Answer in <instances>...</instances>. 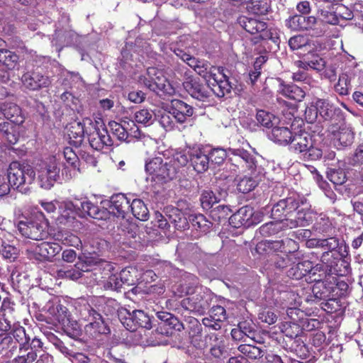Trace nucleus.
<instances>
[{
	"label": "nucleus",
	"instance_id": "obj_54",
	"mask_svg": "<svg viewBox=\"0 0 363 363\" xmlns=\"http://www.w3.org/2000/svg\"><path fill=\"white\" fill-rule=\"evenodd\" d=\"M0 247V255L4 259H8L9 262H13L18 257V250L13 245L7 244L5 241Z\"/></svg>",
	"mask_w": 363,
	"mask_h": 363
},
{
	"label": "nucleus",
	"instance_id": "obj_35",
	"mask_svg": "<svg viewBox=\"0 0 363 363\" xmlns=\"http://www.w3.org/2000/svg\"><path fill=\"white\" fill-rule=\"evenodd\" d=\"M289 45L292 50H302L303 52H311L314 44L311 43L307 38L303 35H295L289 40Z\"/></svg>",
	"mask_w": 363,
	"mask_h": 363
},
{
	"label": "nucleus",
	"instance_id": "obj_41",
	"mask_svg": "<svg viewBox=\"0 0 363 363\" xmlns=\"http://www.w3.org/2000/svg\"><path fill=\"white\" fill-rule=\"evenodd\" d=\"M236 181L238 190L243 194L251 191L257 185V180L252 175L240 177Z\"/></svg>",
	"mask_w": 363,
	"mask_h": 363
},
{
	"label": "nucleus",
	"instance_id": "obj_49",
	"mask_svg": "<svg viewBox=\"0 0 363 363\" xmlns=\"http://www.w3.org/2000/svg\"><path fill=\"white\" fill-rule=\"evenodd\" d=\"M347 254H345L344 252L326 251L323 252L321 256V262L326 267L332 268L337 264V261L340 257H344L347 256Z\"/></svg>",
	"mask_w": 363,
	"mask_h": 363
},
{
	"label": "nucleus",
	"instance_id": "obj_42",
	"mask_svg": "<svg viewBox=\"0 0 363 363\" xmlns=\"http://www.w3.org/2000/svg\"><path fill=\"white\" fill-rule=\"evenodd\" d=\"M177 175L176 169L173 167L170 162H162L160 169L157 170V175L156 179L159 181L167 182L173 179Z\"/></svg>",
	"mask_w": 363,
	"mask_h": 363
},
{
	"label": "nucleus",
	"instance_id": "obj_52",
	"mask_svg": "<svg viewBox=\"0 0 363 363\" xmlns=\"http://www.w3.org/2000/svg\"><path fill=\"white\" fill-rule=\"evenodd\" d=\"M201 203L202 208L206 210L211 208L215 203L220 201V199L212 191H203L201 196Z\"/></svg>",
	"mask_w": 363,
	"mask_h": 363
},
{
	"label": "nucleus",
	"instance_id": "obj_46",
	"mask_svg": "<svg viewBox=\"0 0 363 363\" xmlns=\"http://www.w3.org/2000/svg\"><path fill=\"white\" fill-rule=\"evenodd\" d=\"M238 350L240 353L252 359H259L264 354V350L261 347L252 344L241 345L238 347Z\"/></svg>",
	"mask_w": 363,
	"mask_h": 363
},
{
	"label": "nucleus",
	"instance_id": "obj_21",
	"mask_svg": "<svg viewBox=\"0 0 363 363\" xmlns=\"http://www.w3.org/2000/svg\"><path fill=\"white\" fill-rule=\"evenodd\" d=\"M93 125L94 121L89 118H84L82 123L74 121L67 127V135L75 145H79L82 142L85 133L88 135Z\"/></svg>",
	"mask_w": 363,
	"mask_h": 363
},
{
	"label": "nucleus",
	"instance_id": "obj_19",
	"mask_svg": "<svg viewBox=\"0 0 363 363\" xmlns=\"http://www.w3.org/2000/svg\"><path fill=\"white\" fill-rule=\"evenodd\" d=\"M298 207L296 196H292L279 201L272 208V218L274 220H281L289 217Z\"/></svg>",
	"mask_w": 363,
	"mask_h": 363
},
{
	"label": "nucleus",
	"instance_id": "obj_4",
	"mask_svg": "<svg viewBox=\"0 0 363 363\" xmlns=\"http://www.w3.org/2000/svg\"><path fill=\"white\" fill-rule=\"evenodd\" d=\"M130 203L123 194H116L111 197L108 207V212L118 219H121L120 228L128 238H135L138 226L130 222L127 218L130 213Z\"/></svg>",
	"mask_w": 363,
	"mask_h": 363
},
{
	"label": "nucleus",
	"instance_id": "obj_16",
	"mask_svg": "<svg viewBox=\"0 0 363 363\" xmlns=\"http://www.w3.org/2000/svg\"><path fill=\"white\" fill-rule=\"evenodd\" d=\"M331 134V140L337 148L347 147L352 144L354 133L350 125L341 124L340 126H332L329 130Z\"/></svg>",
	"mask_w": 363,
	"mask_h": 363
},
{
	"label": "nucleus",
	"instance_id": "obj_59",
	"mask_svg": "<svg viewBox=\"0 0 363 363\" xmlns=\"http://www.w3.org/2000/svg\"><path fill=\"white\" fill-rule=\"evenodd\" d=\"M162 162L161 157H155L149 160L145 164V171L152 176L153 179H156L157 170L160 169Z\"/></svg>",
	"mask_w": 363,
	"mask_h": 363
},
{
	"label": "nucleus",
	"instance_id": "obj_8",
	"mask_svg": "<svg viewBox=\"0 0 363 363\" xmlns=\"http://www.w3.org/2000/svg\"><path fill=\"white\" fill-rule=\"evenodd\" d=\"M139 81L157 94L172 96L176 92L175 88L167 80L163 71L155 67L147 68L146 75L140 77Z\"/></svg>",
	"mask_w": 363,
	"mask_h": 363
},
{
	"label": "nucleus",
	"instance_id": "obj_10",
	"mask_svg": "<svg viewBox=\"0 0 363 363\" xmlns=\"http://www.w3.org/2000/svg\"><path fill=\"white\" fill-rule=\"evenodd\" d=\"M238 21L247 32L252 35L258 34L262 40H270L275 44L279 43V30L277 28H268L264 21L245 16H240Z\"/></svg>",
	"mask_w": 363,
	"mask_h": 363
},
{
	"label": "nucleus",
	"instance_id": "obj_29",
	"mask_svg": "<svg viewBox=\"0 0 363 363\" xmlns=\"http://www.w3.org/2000/svg\"><path fill=\"white\" fill-rule=\"evenodd\" d=\"M190 155L191 164L197 172L201 173L208 169L209 158L204 151L201 149H195L191 151Z\"/></svg>",
	"mask_w": 363,
	"mask_h": 363
},
{
	"label": "nucleus",
	"instance_id": "obj_47",
	"mask_svg": "<svg viewBox=\"0 0 363 363\" xmlns=\"http://www.w3.org/2000/svg\"><path fill=\"white\" fill-rule=\"evenodd\" d=\"M129 315V319L132 320L135 325L146 329L151 328L150 318L143 311H133V313Z\"/></svg>",
	"mask_w": 363,
	"mask_h": 363
},
{
	"label": "nucleus",
	"instance_id": "obj_55",
	"mask_svg": "<svg viewBox=\"0 0 363 363\" xmlns=\"http://www.w3.org/2000/svg\"><path fill=\"white\" fill-rule=\"evenodd\" d=\"M176 122L170 108L169 111H163L159 116V123L166 130L174 129Z\"/></svg>",
	"mask_w": 363,
	"mask_h": 363
},
{
	"label": "nucleus",
	"instance_id": "obj_24",
	"mask_svg": "<svg viewBox=\"0 0 363 363\" xmlns=\"http://www.w3.org/2000/svg\"><path fill=\"white\" fill-rule=\"evenodd\" d=\"M169 108L174 119L179 123H185L194 113L191 106L179 99L172 100Z\"/></svg>",
	"mask_w": 363,
	"mask_h": 363
},
{
	"label": "nucleus",
	"instance_id": "obj_51",
	"mask_svg": "<svg viewBox=\"0 0 363 363\" xmlns=\"http://www.w3.org/2000/svg\"><path fill=\"white\" fill-rule=\"evenodd\" d=\"M327 177L335 185H342L347 180L346 173L342 169L329 168Z\"/></svg>",
	"mask_w": 363,
	"mask_h": 363
},
{
	"label": "nucleus",
	"instance_id": "obj_34",
	"mask_svg": "<svg viewBox=\"0 0 363 363\" xmlns=\"http://www.w3.org/2000/svg\"><path fill=\"white\" fill-rule=\"evenodd\" d=\"M279 92L284 96L296 100L301 101L305 96L304 91L295 84H281Z\"/></svg>",
	"mask_w": 363,
	"mask_h": 363
},
{
	"label": "nucleus",
	"instance_id": "obj_25",
	"mask_svg": "<svg viewBox=\"0 0 363 363\" xmlns=\"http://www.w3.org/2000/svg\"><path fill=\"white\" fill-rule=\"evenodd\" d=\"M315 109L311 108L306 110V113H311V116H309V120L313 122L318 115L319 114L325 120L330 118L334 113V107L330 104L328 100L317 99L314 102Z\"/></svg>",
	"mask_w": 363,
	"mask_h": 363
},
{
	"label": "nucleus",
	"instance_id": "obj_23",
	"mask_svg": "<svg viewBox=\"0 0 363 363\" xmlns=\"http://www.w3.org/2000/svg\"><path fill=\"white\" fill-rule=\"evenodd\" d=\"M313 137L306 132L300 131L298 133H292V138L290 139L289 146L291 150L296 153L303 154L312 145Z\"/></svg>",
	"mask_w": 363,
	"mask_h": 363
},
{
	"label": "nucleus",
	"instance_id": "obj_14",
	"mask_svg": "<svg viewBox=\"0 0 363 363\" xmlns=\"http://www.w3.org/2000/svg\"><path fill=\"white\" fill-rule=\"evenodd\" d=\"M61 250V246L57 242H33L29 245L26 249V255L30 259H33L39 261L49 260Z\"/></svg>",
	"mask_w": 363,
	"mask_h": 363
},
{
	"label": "nucleus",
	"instance_id": "obj_60",
	"mask_svg": "<svg viewBox=\"0 0 363 363\" xmlns=\"http://www.w3.org/2000/svg\"><path fill=\"white\" fill-rule=\"evenodd\" d=\"M321 20L327 23L335 25L339 23L336 11L320 9Z\"/></svg>",
	"mask_w": 363,
	"mask_h": 363
},
{
	"label": "nucleus",
	"instance_id": "obj_17",
	"mask_svg": "<svg viewBox=\"0 0 363 363\" xmlns=\"http://www.w3.org/2000/svg\"><path fill=\"white\" fill-rule=\"evenodd\" d=\"M21 82L26 89L35 91L48 87L51 84V79L38 70H33L27 71L22 75Z\"/></svg>",
	"mask_w": 363,
	"mask_h": 363
},
{
	"label": "nucleus",
	"instance_id": "obj_9",
	"mask_svg": "<svg viewBox=\"0 0 363 363\" xmlns=\"http://www.w3.org/2000/svg\"><path fill=\"white\" fill-rule=\"evenodd\" d=\"M34 171L40 186L45 189H50L60 178V164L54 157L38 163Z\"/></svg>",
	"mask_w": 363,
	"mask_h": 363
},
{
	"label": "nucleus",
	"instance_id": "obj_6",
	"mask_svg": "<svg viewBox=\"0 0 363 363\" xmlns=\"http://www.w3.org/2000/svg\"><path fill=\"white\" fill-rule=\"evenodd\" d=\"M75 267L77 270H68L58 272V276L65 277L72 280H77L82 277V272H88L93 270L107 269L111 271L113 269V265L106 261L99 259L96 256L91 254H82L79 256V261L76 263Z\"/></svg>",
	"mask_w": 363,
	"mask_h": 363
},
{
	"label": "nucleus",
	"instance_id": "obj_11",
	"mask_svg": "<svg viewBox=\"0 0 363 363\" xmlns=\"http://www.w3.org/2000/svg\"><path fill=\"white\" fill-rule=\"evenodd\" d=\"M18 229L21 234L32 240H40L48 235V221L40 213L38 216L29 221H20Z\"/></svg>",
	"mask_w": 363,
	"mask_h": 363
},
{
	"label": "nucleus",
	"instance_id": "obj_61",
	"mask_svg": "<svg viewBox=\"0 0 363 363\" xmlns=\"http://www.w3.org/2000/svg\"><path fill=\"white\" fill-rule=\"evenodd\" d=\"M259 319L269 325L274 324L277 320V315L269 308H264L259 313Z\"/></svg>",
	"mask_w": 363,
	"mask_h": 363
},
{
	"label": "nucleus",
	"instance_id": "obj_64",
	"mask_svg": "<svg viewBox=\"0 0 363 363\" xmlns=\"http://www.w3.org/2000/svg\"><path fill=\"white\" fill-rule=\"evenodd\" d=\"M267 362L268 363H303L300 361L296 359H291L290 357L286 355H284L281 357L277 354H269L267 357Z\"/></svg>",
	"mask_w": 363,
	"mask_h": 363
},
{
	"label": "nucleus",
	"instance_id": "obj_26",
	"mask_svg": "<svg viewBox=\"0 0 363 363\" xmlns=\"http://www.w3.org/2000/svg\"><path fill=\"white\" fill-rule=\"evenodd\" d=\"M314 16L294 15L286 21V26L294 30H304L313 28L316 23Z\"/></svg>",
	"mask_w": 363,
	"mask_h": 363
},
{
	"label": "nucleus",
	"instance_id": "obj_50",
	"mask_svg": "<svg viewBox=\"0 0 363 363\" xmlns=\"http://www.w3.org/2000/svg\"><path fill=\"white\" fill-rule=\"evenodd\" d=\"M119 275L123 284H126L128 286L134 285L138 280V271L133 267H128L122 269Z\"/></svg>",
	"mask_w": 363,
	"mask_h": 363
},
{
	"label": "nucleus",
	"instance_id": "obj_36",
	"mask_svg": "<svg viewBox=\"0 0 363 363\" xmlns=\"http://www.w3.org/2000/svg\"><path fill=\"white\" fill-rule=\"evenodd\" d=\"M256 118L257 122L267 128H272L279 123V118L274 114L264 110L257 112Z\"/></svg>",
	"mask_w": 363,
	"mask_h": 363
},
{
	"label": "nucleus",
	"instance_id": "obj_3",
	"mask_svg": "<svg viewBox=\"0 0 363 363\" xmlns=\"http://www.w3.org/2000/svg\"><path fill=\"white\" fill-rule=\"evenodd\" d=\"M209 162L216 164H221L228 157L232 164L238 167L240 165L245 166L252 174L256 169V160L254 155L244 149L229 148L228 150L223 148H213L207 154Z\"/></svg>",
	"mask_w": 363,
	"mask_h": 363
},
{
	"label": "nucleus",
	"instance_id": "obj_12",
	"mask_svg": "<svg viewBox=\"0 0 363 363\" xmlns=\"http://www.w3.org/2000/svg\"><path fill=\"white\" fill-rule=\"evenodd\" d=\"M81 315L88 322L84 325V330L89 337L95 338L100 334L106 335L110 333V328L101 315L89 306L81 312Z\"/></svg>",
	"mask_w": 363,
	"mask_h": 363
},
{
	"label": "nucleus",
	"instance_id": "obj_5",
	"mask_svg": "<svg viewBox=\"0 0 363 363\" xmlns=\"http://www.w3.org/2000/svg\"><path fill=\"white\" fill-rule=\"evenodd\" d=\"M176 293L180 296L189 295L182 301V305L186 310L196 314L203 315L208 308V303L205 297L206 293L201 287L181 284Z\"/></svg>",
	"mask_w": 363,
	"mask_h": 363
},
{
	"label": "nucleus",
	"instance_id": "obj_53",
	"mask_svg": "<svg viewBox=\"0 0 363 363\" xmlns=\"http://www.w3.org/2000/svg\"><path fill=\"white\" fill-rule=\"evenodd\" d=\"M231 213V209L228 206L219 205L211 210L210 216L214 221L220 222L228 218Z\"/></svg>",
	"mask_w": 363,
	"mask_h": 363
},
{
	"label": "nucleus",
	"instance_id": "obj_40",
	"mask_svg": "<svg viewBox=\"0 0 363 363\" xmlns=\"http://www.w3.org/2000/svg\"><path fill=\"white\" fill-rule=\"evenodd\" d=\"M320 248L328 250V251H337L336 249L338 248V251L347 254L348 247L343 243V241L340 242L337 238L332 237L327 239H321Z\"/></svg>",
	"mask_w": 363,
	"mask_h": 363
},
{
	"label": "nucleus",
	"instance_id": "obj_2",
	"mask_svg": "<svg viewBox=\"0 0 363 363\" xmlns=\"http://www.w3.org/2000/svg\"><path fill=\"white\" fill-rule=\"evenodd\" d=\"M58 210L57 224L67 227L76 226L77 216L84 218L89 216L96 219L105 218V212L86 199L62 201L58 205Z\"/></svg>",
	"mask_w": 363,
	"mask_h": 363
},
{
	"label": "nucleus",
	"instance_id": "obj_43",
	"mask_svg": "<svg viewBox=\"0 0 363 363\" xmlns=\"http://www.w3.org/2000/svg\"><path fill=\"white\" fill-rule=\"evenodd\" d=\"M269 9V0H252L247 6L248 11L257 15H265Z\"/></svg>",
	"mask_w": 363,
	"mask_h": 363
},
{
	"label": "nucleus",
	"instance_id": "obj_58",
	"mask_svg": "<svg viewBox=\"0 0 363 363\" xmlns=\"http://www.w3.org/2000/svg\"><path fill=\"white\" fill-rule=\"evenodd\" d=\"M213 341L214 344L210 350L211 355L216 358L224 356L227 353L224 341L222 339L219 340L216 336L214 337Z\"/></svg>",
	"mask_w": 363,
	"mask_h": 363
},
{
	"label": "nucleus",
	"instance_id": "obj_32",
	"mask_svg": "<svg viewBox=\"0 0 363 363\" xmlns=\"http://www.w3.org/2000/svg\"><path fill=\"white\" fill-rule=\"evenodd\" d=\"M164 213L169 222L173 223L177 229L185 228L188 225L187 219L177 208L168 206Z\"/></svg>",
	"mask_w": 363,
	"mask_h": 363
},
{
	"label": "nucleus",
	"instance_id": "obj_62",
	"mask_svg": "<svg viewBox=\"0 0 363 363\" xmlns=\"http://www.w3.org/2000/svg\"><path fill=\"white\" fill-rule=\"evenodd\" d=\"M63 154L67 162L71 165L74 171H76L79 160L75 152L71 147H67L65 148Z\"/></svg>",
	"mask_w": 363,
	"mask_h": 363
},
{
	"label": "nucleus",
	"instance_id": "obj_56",
	"mask_svg": "<svg viewBox=\"0 0 363 363\" xmlns=\"http://www.w3.org/2000/svg\"><path fill=\"white\" fill-rule=\"evenodd\" d=\"M13 337L20 344V350H28L30 338L27 337L25 329L23 327L17 328L13 331Z\"/></svg>",
	"mask_w": 363,
	"mask_h": 363
},
{
	"label": "nucleus",
	"instance_id": "obj_27",
	"mask_svg": "<svg viewBox=\"0 0 363 363\" xmlns=\"http://www.w3.org/2000/svg\"><path fill=\"white\" fill-rule=\"evenodd\" d=\"M227 318L226 311L223 306H213L210 312L209 317L203 318L202 323L206 327L213 330H219L221 328L220 323Z\"/></svg>",
	"mask_w": 363,
	"mask_h": 363
},
{
	"label": "nucleus",
	"instance_id": "obj_31",
	"mask_svg": "<svg viewBox=\"0 0 363 363\" xmlns=\"http://www.w3.org/2000/svg\"><path fill=\"white\" fill-rule=\"evenodd\" d=\"M269 138L279 145H289L290 139L292 138V133L286 127L274 126L269 133Z\"/></svg>",
	"mask_w": 363,
	"mask_h": 363
},
{
	"label": "nucleus",
	"instance_id": "obj_20",
	"mask_svg": "<svg viewBox=\"0 0 363 363\" xmlns=\"http://www.w3.org/2000/svg\"><path fill=\"white\" fill-rule=\"evenodd\" d=\"M258 222L254 214L253 208L249 206L240 208L229 218V223L234 228H240V226L249 227Z\"/></svg>",
	"mask_w": 363,
	"mask_h": 363
},
{
	"label": "nucleus",
	"instance_id": "obj_33",
	"mask_svg": "<svg viewBox=\"0 0 363 363\" xmlns=\"http://www.w3.org/2000/svg\"><path fill=\"white\" fill-rule=\"evenodd\" d=\"M285 222L284 219L281 220H274V221L267 223L259 228V232L264 237L276 235L281 230L289 228Z\"/></svg>",
	"mask_w": 363,
	"mask_h": 363
},
{
	"label": "nucleus",
	"instance_id": "obj_28",
	"mask_svg": "<svg viewBox=\"0 0 363 363\" xmlns=\"http://www.w3.org/2000/svg\"><path fill=\"white\" fill-rule=\"evenodd\" d=\"M313 50V48L312 49ZM303 55L306 57L303 60H298L295 62L297 67L300 69H307L308 67L320 71L323 69L325 65V62L320 56L313 54V50L311 53L306 55L303 52H300Z\"/></svg>",
	"mask_w": 363,
	"mask_h": 363
},
{
	"label": "nucleus",
	"instance_id": "obj_57",
	"mask_svg": "<svg viewBox=\"0 0 363 363\" xmlns=\"http://www.w3.org/2000/svg\"><path fill=\"white\" fill-rule=\"evenodd\" d=\"M153 112L148 109H141L135 112V120L138 123L150 125L153 121Z\"/></svg>",
	"mask_w": 363,
	"mask_h": 363
},
{
	"label": "nucleus",
	"instance_id": "obj_37",
	"mask_svg": "<svg viewBox=\"0 0 363 363\" xmlns=\"http://www.w3.org/2000/svg\"><path fill=\"white\" fill-rule=\"evenodd\" d=\"M140 220H147L149 218V211L140 199H133L130 203V211Z\"/></svg>",
	"mask_w": 363,
	"mask_h": 363
},
{
	"label": "nucleus",
	"instance_id": "obj_63",
	"mask_svg": "<svg viewBox=\"0 0 363 363\" xmlns=\"http://www.w3.org/2000/svg\"><path fill=\"white\" fill-rule=\"evenodd\" d=\"M292 79L296 82H302L309 86H313L314 81L306 72V69L298 70L293 73Z\"/></svg>",
	"mask_w": 363,
	"mask_h": 363
},
{
	"label": "nucleus",
	"instance_id": "obj_38",
	"mask_svg": "<svg viewBox=\"0 0 363 363\" xmlns=\"http://www.w3.org/2000/svg\"><path fill=\"white\" fill-rule=\"evenodd\" d=\"M351 74L348 72L341 74L338 82L335 84V91L340 95H347L351 89Z\"/></svg>",
	"mask_w": 363,
	"mask_h": 363
},
{
	"label": "nucleus",
	"instance_id": "obj_1",
	"mask_svg": "<svg viewBox=\"0 0 363 363\" xmlns=\"http://www.w3.org/2000/svg\"><path fill=\"white\" fill-rule=\"evenodd\" d=\"M174 52L204 78L211 87L210 90L208 87L200 83L199 79L192 77H186L183 82V86L191 97L203 101L210 96L211 91L218 97H223L225 94L230 93L231 86L223 72V69L211 66L207 61L196 59L180 49L174 50Z\"/></svg>",
	"mask_w": 363,
	"mask_h": 363
},
{
	"label": "nucleus",
	"instance_id": "obj_15",
	"mask_svg": "<svg viewBox=\"0 0 363 363\" xmlns=\"http://www.w3.org/2000/svg\"><path fill=\"white\" fill-rule=\"evenodd\" d=\"M96 121L94 122V125L91 126V130L88 133V140L91 147L99 151L104 150H108L113 143L108 130L105 128H96Z\"/></svg>",
	"mask_w": 363,
	"mask_h": 363
},
{
	"label": "nucleus",
	"instance_id": "obj_7",
	"mask_svg": "<svg viewBox=\"0 0 363 363\" xmlns=\"http://www.w3.org/2000/svg\"><path fill=\"white\" fill-rule=\"evenodd\" d=\"M7 173L11 186L22 193L27 191L35 177V172L30 165L16 161L9 164Z\"/></svg>",
	"mask_w": 363,
	"mask_h": 363
},
{
	"label": "nucleus",
	"instance_id": "obj_39",
	"mask_svg": "<svg viewBox=\"0 0 363 363\" xmlns=\"http://www.w3.org/2000/svg\"><path fill=\"white\" fill-rule=\"evenodd\" d=\"M189 220L194 228L202 233L208 232L212 225V223L202 214H191Z\"/></svg>",
	"mask_w": 363,
	"mask_h": 363
},
{
	"label": "nucleus",
	"instance_id": "obj_48",
	"mask_svg": "<svg viewBox=\"0 0 363 363\" xmlns=\"http://www.w3.org/2000/svg\"><path fill=\"white\" fill-rule=\"evenodd\" d=\"M189 158L191 159V155L189 151L181 150L175 152L169 160V162L173 167H175L176 173H177V171L180 167H184L187 164L189 161Z\"/></svg>",
	"mask_w": 363,
	"mask_h": 363
},
{
	"label": "nucleus",
	"instance_id": "obj_18",
	"mask_svg": "<svg viewBox=\"0 0 363 363\" xmlns=\"http://www.w3.org/2000/svg\"><path fill=\"white\" fill-rule=\"evenodd\" d=\"M5 118L13 124L19 126L25 121L21 108L15 103L9 100L0 101V119Z\"/></svg>",
	"mask_w": 363,
	"mask_h": 363
},
{
	"label": "nucleus",
	"instance_id": "obj_30",
	"mask_svg": "<svg viewBox=\"0 0 363 363\" xmlns=\"http://www.w3.org/2000/svg\"><path fill=\"white\" fill-rule=\"evenodd\" d=\"M319 268L318 265L313 267L311 262L306 260L298 262L295 268H291L289 275H293L296 279H299L308 274L315 275Z\"/></svg>",
	"mask_w": 363,
	"mask_h": 363
},
{
	"label": "nucleus",
	"instance_id": "obj_13",
	"mask_svg": "<svg viewBox=\"0 0 363 363\" xmlns=\"http://www.w3.org/2000/svg\"><path fill=\"white\" fill-rule=\"evenodd\" d=\"M296 199L298 207L291 213L289 217L285 218V223L289 228L308 225L314 218V213L306 199L299 197Z\"/></svg>",
	"mask_w": 363,
	"mask_h": 363
},
{
	"label": "nucleus",
	"instance_id": "obj_22",
	"mask_svg": "<svg viewBox=\"0 0 363 363\" xmlns=\"http://www.w3.org/2000/svg\"><path fill=\"white\" fill-rule=\"evenodd\" d=\"M109 126L113 134L121 141H125L130 136L137 137L139 130L133 121H123L120 123L111 121Z\"/></svg>",
	"mask_w": 363,
	"mask_h": 363
},
{
	"label": "nucleus",
	"instance_id": "obj_45",
	"mask_svg": "<svg viewBox=\"0 0 363 363\" xmlns=\"http://www.w3.org/2000/svg\"><path fill=\"white\" fill-rule=\"evenodd\" d=\"M0 132L4 134L10 143L16 144L18 141L19 132L16 130V127L12 126L9 122L4 121L0 123Z\"/></svg>",
	"mask_w": 363,
	"mask_h": 363
},
{
	"label": "nucleus",
	"instance_id": "obj_44",
	"mask_svg": "<svg viewBox=\"0 0 363 363\" xmlns=\"http://www.w3.org/2000/svg\"><path fill=\"white\" fill-rule=\"evenodd\" d=\"M18 61V56L7 49H0V63L9 69H13Z\"/></svg>",
	"mask_w": 363,
	"mask_h": 363
}]
</instances>
